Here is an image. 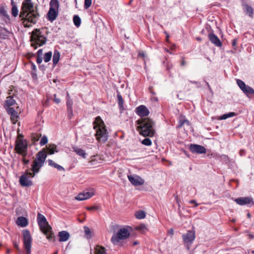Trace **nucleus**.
Here are the masks:
<instances>
[{"label":"nucleus","mask_w":254,"mask_h":254,"mask_svg":"<svg viewBox=\"0 0 254 254\" xmlns=\"http://www.w3.org/2000/svg\"><path fill=\"white\" fill-rule=\"evenodd\" d=\"M137 242H135L133 243V245H137Z\"/></svg>","instance_id":"nucleus-64"},{"label":"nucleus","mask_w":254,"mask_h":254,"mask_svg":"<svg viewBox=\"0 0 254 254\" xmlns=\"http://www.w3.org/2000/svg\"><path fill=\"white\" fill-rule=\"evenodd\" d=\"M47 142H48V138L46 135H44L42 137V138L40 141V144L41 146H43L45 144H47Z\"/></svg>","instance_id":"nucleus-42"},{"label":"nucleus","mask_w":254,"mask_h":254,"mask_svg":"<svg viewBox=\"0 0 254 254\" xmlns=\"http://www.w3.org/2000/svg\"><path fill=\"white\" fill-rule=\"evenodd\" d=\"M221 158L222 160H224V161H228L229 159L228 156L226 155H221Z\"/></svg>","instance_id":"nucleus-46"},{"label":"nucleus","mask_w":254,"mask_h":254,"mask_svg":"<svg viewBox=\"0 0 254 254\" xmlns=\"http://www.w3.org/2000/svg\"><path fill=\"white\" fill-rule=\"evenodd\" d=\"M58 236L60 242H65L69 239L70 235L67 231H62L59 233Z\"/></svg>","instance_id":"nucleus-23"},{"label":"nucleus","mask_w":254,"mask_h":254,"mask_svg":"<svg viewBox=\"0 0 254 254\" xmlns=\"http://www.w3.org/2000/svg\"><path fill=\"white\" fill-rule=\"evenodd\" d=\"M41 137V134L38 133H33L31 135L32 140L34 142L38 141Z\"/></svg>","instance_id":"nucleus-36"},{"label":"nucleus","mask_w":254,"mask_h":254,"mask_svg":"<svg viewBox=\"0 0 254 254\" xmlns=\"http://www.w3.org/2000/svg\"><path fill=\"white\" fill-rule=\"evenodd\" d=\"M93 124V128L96 130L97 140L100 143H105L108 139L109 133L101 118L100 116L97 117Z\"/></svg>","instance_id":"nucleus-2"},{"label":"nucleus","mask_w":254,"mask_h":254,"mask_svg":"<svg viewBox=\"0 0 254 254\" xmlns=\"http://www.w3.org/2000/svg\"><path fill=\"white\" fill-rule=\"evenodd\" d=\"M31 69L34 71L36 69V66L35 64L33 63H31Z\"/></svg>","instance_id":"nucleus-52"},{"label":"nucleus","mask_w":254,"mask_h":254,"mask_svg":"<svg viewBox=\"0 0 254 254\" xmlns=\"http://www.w3.org/2000/svg\"><path fill=\"white\" fill-rule=\"evenodd\" d=\"M47 31L45 29H35L31 36V46L36 49L38 46H42L46 43Z\"/></svg>","instance_id":"nucleus-4"},{"label":"nucleus","mask_w":254,"mask_h":254,"mask_svg":"<svg viewBox=\"0 0 254 254\" xmlns=\"http://www.w3.org/2000/svg\"><path fill=\"white\" fill-rule=\"evenodd\" d=\"M243 10L245 14L248 15L250 18L254 17V9L246 3L243 4Z\"/></svg>","instance_id":"nucleus-21"},{"label":"nucleus","mask_w":254,"mask_h":254,"mask_svg":"<svg viewBox=\"0 0 254 254\" xmlns=\"http://www.w3.org/2000/svg\"><path fill=\"white\" fill-rule=\"evenodd\" d=\"M14 247L16 248H18V245L16 243H15L14 244Z\"/></svg>","instance_id":"nucleus-61"},{"label":"nucleus","mask_w":254,"mask_h":254,"mask_svg":"<svg viewBox=\"0 0 254 254\" xmlns=\"http://www.w3.org/2000/svg\"><path fill=\"white\" fill-rule=\"evenodd\" d=\"M43 55V50L39 49L37 52V57H42Z\"/></svg>","instance_id":"nucleus-50"},{"label":"nucleus","mask_w":254,"mask_h":254,"mask_svg":"<svg viewBox=\"0 0 254 254\" xmlns=\"http://www.w3.org/2000/svg\"><path fill=\"white\" fill-rule=\"evenodd\" d=\"M19 17L25 27H30L35 24L40 17L37 7H34L32 0H24L22 1Z\"/></svg>","instance_id":"nucleus-1"},{"label":"nucleus","mask_w":254,"mask_h":254,"mask_svg":"<svg viewBox=\"0 0 254 254\" xmlns=\"http://www.w3.org/2000/svg\"><path fill=\"white\" fill-rule=\"evenodd\" d=\"M47 156V153L44 150L40 151L36 154V158L31 165L32 173H28L31 177H34L35 174L40 172V169L44 166Z\"/></svg>","instance_id":"nucleus-5"},{"label":"nucleus","mask_w":254,"mask_h":254,"mask_svg":"<svg viewBox=\"0 0 254 254\" xmlns=\"http://www.w3.org/2000/svg\"><path fill=\"white\" fill-rule=\"evenodd\" d=\"M94 195L93 191H83L75 197L76 200L82 201L91 197Z\"/></svg>","instance_id":"nucleus-19"},{"label":"nucleus","mask_w":254,"mask_h":254,"mask_svg":"<svg viewBox=\"0 0 254 254\" xmlns=\"http://www.w3.org/2000/svg\"><path fill=\"white\" fill-rule=\"evenodd\" d=\"M182 237L185 244L188 246V249H189V246L195 239V232L193 231H188L187 233L184 234Z\"/></svg>","instance_id":"nucleus-12"},{"label":"nucleus","mask_w":254,"mask_h":254,"mask_svg":"<svg viewBox=\"0 0 254 254\" xmlns=\"http://www.w3.org/2000/svg\"><path fill=\"white\" fill-rule=\"evenodd\" d=\"M18 11L19 10L17 6H13L12 7L11 14L13 17H16L18 16Z\"/></svg>","instance_id":"nucleus-39"},{"label":"nucleus","mask_w":254,"mask_h":254,"mask_svg":"<svg viewBox=\"0 0 254 254\" xmlns=\"http://www.w3.org/2000/svg\"><path fill=\"white\" fill-rule=\"evenodd\" d=\"M237 84L244 93L248 97L254 95V89L251 87L246 85L245 83L241 79H237Z\"/></svg>","instance_id":"nucleus-11"},{"label":"nucleus","mask_w":254,"mask_h":254,"mask_svg":"<svg viewBox=\"0 0 254 254\" xmlns=\"http://www.w3.org/2000/svg\"><path fill=\"white\" fill-rule=\"evenodd\" d=\"M145 213L143 210H139L135 213V217L139 219H141L145 218Z\"/></svg>","instance_id":"nucleus-37"},{"label":"nucleus","mask_w":254,"mask_h":254,"mask_svg":"<svg viewBox=\"0 0 254 254\" xmlns=\"http://www.w3.org/2000/svg\"><path fill=\"white\" fill-rule=\"evenodd\" d=\"M4 108L10 107L14 105L16 103L15 100L13 99L11 96H8L6 98L5 102Z\"/></svg>","instance_id":"nucleus-28"},{"label":"nucleus","mask_w":254,"mask_h":254,"mask_svg":"<svg viewBox=\"0 0 254 254\" xmlns=\"http://www.w3.org/2000/svg\"><path fill=\"white\" fill-rule=\"evenodd\" d=\"M117 99H118V102L119 106V108L121 110H123L124 109V100L122 96V95L120 94V93H118L117 94Z\"/></svg>","instance_id":"nucleus-31"},{"label":"nucleus","mask_w":254,"mask_h":254,"mask_svg":"<svg viewBox=\"0 0 254 254\" xmlns=\"http://www.w3.org/2000/svg\"><path fill=\"white\" fill-rule=\"evenodd\" d=\"M189 203L190 204H194L195 207H197L199 205L195 200H190Z\"/></svg>","instance_id":"nucleus-51"},{"label":"nucleus","mask_w":254,"mask_h":254,"mask_svg":"<svg viewBox=\"0 0 254 254\" xmlns=\"http://www.w3.org/2000/svg\"><path fill=\"white\" fill-rule=\"evenodd\" d=\"M239 154L241 156H243L245 155L246 154V151L244 149H241L239 151Z\"/></svg>","instance_id":"nucleus-49"},{"label":"nucleus","mask_w":254,"mask_h":254,"mask_svg":"<svg viewBox=\"0 0 254 254\" xmlns=\"http://www.w3.org/2000/svg\"><path fill=\"white\" fill-rule=\"evenodd\" d=\"M28 173L30 172H29L28 170H27L25 174L22 175L20 178L19 183L22 187H30L33 185L32 182L29 180L28 177V176H29L30 177L32 178Z\"/></svg>","instance_id":"nucleus-13"},{"label":"nucleus","mask_w":254,"mask_h":254,"mask_svg":"<svg viewBox=\"0 0 254 254\" xmlns=\"http://www.w3.org/2000/svg\"><path fill=\"white\" fill-rule=\"evenodd\" d=\"M73 21L74 25L78 27L81 24V19L79 16L77 15H75L73 16Z\"/></svg>","instance_id":"nucleus-35"},{"label":"nucleus","mask_w":254,"mask_h":254,"mask_svg":"<svg viewBox=\"0 0 254 254\" xmlns=\"http://www.w3.org/2000/svg\"><path fill=\"white\" fill-rule=\"evenodd\" d=\"M42 57H37V60H36V62L37 63V64H40L42 63Z\"/></svg>","instance_id":"nucleus-48"},{"label":"nucleus","mask_w":254,"mask_h":254,"mask_svg":"<svg viewBox=\"0 0 254 254\" xmlns=\"http://www.w3.org/2000/svg\"><path fill=\"white\" fill-rule=\"evenodd\" d=\"M190 82L193 84H197L198 83V82L195 81H190Z\"/></svg>","instance_id":"nucleus-59"},{"label":"nucleus","mask_w":254,"mask_h":254,"mask_svg":"<svg viewBox=\"0 0 254 254\" xmlns=\"http://www.w3.org/2000/svg\"><path fill=\"white\" fill-rule=\"evenodd\" d=\"M95 254H107L105 248L100 246H96L95 248Z\"/></svg>","instance_id":"nucleus-32"},{"label":"nucleus","mask_w":254,"mask_h":254,"mask_svg":"<svg viewBox=\"0 0 254 254\" xmlns=\"http://www.w3.org/2000/svg\"><path fill=\"white\" fill-rule=\"evenodd\" d=\"M127 177L131 184L135 186H141L144 183V180L137 175H128Z\"/></svg>","instance_id":"nucleus-16"},{"label":"nucleus","mask_w":254,"mask_h":254,"mask_svg":"<svg viewBox=\"0 0 254 254\" xmlns=\"http://www.w3.org/2000/svg\"><path fill=\"white\" fill-rule=\"evenodd\" d=\"M247 216H248V217H249V218H250V217H251V214H250V213H248V214H247Z\"/></svg>","instance_id":"nucleus-62"},{"label":"nucleus","mask_w":254,"mask_h":254,"mask_svg":"<svg viewBox=\"0 0 254 254\" xmlns=\"http://www.w3.org/2000/svg\"><path fill=\"white\" fill-rule=\"evenodd\" d=\"M7 114L10 116V119L13 124H16L19 116L17 112L13 108L10 107H5Z\"/></svg>","instance_id":"nucleus-17"},{"label":"nucleus","mask_w":254,"mask_h":254,"mask_svg":"<svg viewBox=\"0 0 254 254\" xmlns=\"http://www.w3.org/2000/svg\"><path fill=\"white\" fill-rule=\"evenodd\" d=\"M59 3L58 0H51L50 2V9L47 13L48 20L53 21L56 19L58 15Z\"/></svg>","instance_id":"nucleus-7"},{"label":"nucleus","mask_w":254,"mask_h":254,"mask_svg":"<svg viewBox=\"0 0 254 254\" xmlns=\"http://www.w3.org/2000/svg\"><path fill=\"white\" fill-rule=\"evenodd\" d=\"M52 52L51 51H49V52L46 53L44 56V61L45 63L49 62L52 58Z\"/></svg>","instance_id":"nucleus-38"},{"label":"nucleus","mask_w":254,"mask_h":254,"mask_svg":"<svg viewBox=\"0 0 254 254\" xmlns=\"http://www.w3.org/2000/svg\"><path fill=\"white\" fill-rule=\"evenodd\" d=\"M23 245L26 250V254H30L32 239L30 232L28 230H24L23 232Z\"/></svg>","instance_id":"nucleus-9"},{"label":"nucleus","mask_w":254,"mask_h":254,"mask_svg":"<svg viewBox=\"0 0 254 254\" xmlns=\"http://www.w3.org/2000/svg\"><path fill=\"white\" fill-rule=\"evenodd\" d=\"M73 151L76 152L77 154L78 155L81 156L82 157L85 158L86 156V153H85V151L77 147H74L73 148Z\"/></svg>","instance_id":"nucleus-29"},{"label":"nucleus","mask_w":254,"mask_h":254,"mask_svg":"<svg viewBox=\"0 0 254 254\" xmlns=\"http://www.w3.org/2000/svg\"><path fill=\"white\" fill-rule=\"evenodd\" d=\"M37 221L41 230L44 233H47L52 229L51 227L49 225L45 217L43 215L40 213L38 214Z\"/></svg>","instance_id":"nucleus-10"},{"label":"nucleus","mask_w":254,"mask_h":254,"mask_svg":"<svg viewBox=\"0 0 254 254\" xmlns=\"http://www.w3.org/2000/svg\"><path fill=\"white\" fill-rule=\"evenodd\" d=\"M141 143L146 146H150L152 144L151 140L148 138H145L141 141Z\"/></svg>","instance_id":"nucleus-41"},{"label":"nucleus","mask_w":254,"mask_h":254,"mask_svg":"<svg viewBox=\"0 0 254 254\" xmlns=\"http://www.w3.org/2000/svg\"><path fill=\"white\" fill-rule=\"evenodd\" d=\"M56 96H57L56 94H55L54 95V102H55L56 103H57V104H59V103H60L61 100H60V99L59 98H57Z\"/></svg>","instance_id":"nucleus-45"},{"label":"nucleus","mask_w":254,"mask_h":254,"mask_svg":"<svg viewBox=\"0 0 254 254\" xmlns=\"http://www.w3.org/2000/svg\"><path fill=\"white\" fill-rule=\"evenodd\" d=\"M22 160L24 165H27L29 163V160L28 159H26L25 157H23Z\"/></svg>","instance_id":"nucleus-47"},{"label":"nucleus","mask_w":254,"mask_h":254,"mask_svg":"<svg viewBox=\"0 0 254 254\" xmlns=\"http://www.w3.org/2000/svg\"><path fill=\"white\" fill-rule=\"evenodd\" d=\"M129 236L130 233L127 228H121L118 230L117 233H115L113 235L111 241L114 245H117L122 241L127 239Z\"/></svg>","instance_id":"nucleus-6"},{"label":"nucleus","mask_w":254,"mask_h":254,"mask_svg":"<svg viewBox=\"0 0 254 254\" xmlns=\"http://www.w3.org/2000/svg\"><path fill=\"white\" fill-rule=\"evenodd\" d=\"M16 223L18 226L24 227L27 225V219L24 217H19L17 218Z\"/></svg>","instance_id":"nucleus-25"},{"label":"nucleus","mask_w":254,"mask_h":254,"mask_svg":"<svg viewBox=\"0 0 254 254\" xmlns=\"http://www.w3.org/2000/svg\"><path fill=\"white\" fill-rule=\"evenodd\" d=\"M136 113L140 117L143 118L147 116L149 111L144 105H140L136 108Z\"/></svg>","instance_id":"nucleus-18"},{"label":"nucleus","mask_w":254,"mask_h":254,"mask_svg":"<svg viewBox=\"0 0 254 254\" xmlns=\"http://www.w3.org/2000/svg\"><path fill=\"white\" fill-rule=\"evenodd\" d=\"M48 164L49 166L58 169L59 171H64V169L62 166L56 163L52 160L48 159L47 160Z\"/></svg>","instance_id":"nucleus-26"},{"label":"nucleus","mask_w":254,"mask_h":254,"mask_svg":"<svg viewBox=\"0 0 254 254\" xmlns=\"http://www.w3.org/2000/svg\"><path fill=\"white\" fill-rule=\"evenodd\" d=\"M237 39H233V41H232V46L233 47H235L236 45V44H237Z\"/></svg>","instance_id":"nucleus-54"},{"label":"nucleus","mask_w":254,"mask_h":254,"mask_svg":"<svg viewBox=\"0 0 254 254\" xmlns=\"http://www.w3.org/2000/svg\"><path fill=\"white\" fill-rule=\"evenodd\" d=\"M185 64H186V62H185L184 59H183L182 60L181 63V65L183 66V65H185Z\"/></svg>","instance_id":"nucleus-56"},{"label":"nucleus","mask_w":254,"mask_h":254,"mask_svg":"<svg viewBox=\"0 0 254 254\" xmlns=\"http://www.w3.org/2000/svg\"><path fill=\"white\" fill-rule=\"evenodd\" d=\"M44 234L47 235V238L49 240H51L54 238V235L52 231V229H51V231L49 232Z\"/></svg>","instance_id":"nucleus-44"},{"label":"nucleus","mask_w":254,"mask_h":254,"mask_svg":"<svg viewBox=\"0 0 254 254\" xmlns=\"http://www.w3.org/2000/svg\"><path fill=\"white\" fill-rule=\"evenodd\" d=\"M83 228L86 237L87 239H90L92 237V232L90 228L86 226H84Z\"/></svg>","instance_id":"nucleus-34"},{"label":"nucleus","mask_w":254,"mask_h":254,"mask_svg":"<svg viewBox=\"0 0 254 254\" xmlns=\"http://www.w3.org/2000/svg\"><path fill=\"white\" fill-rule=\"evenodd\" d=\"M208 38L210 42L216 46L220 47L222 46V43L218 37L214 33H211L208 34Z\"/></svg>","instance_id":"nucleus-20"},{"label":"nucleus","mask_w":254,"mask_h":254,"mask_svg":"<svg viewBox=\"0 0 254 254\" xmlns=\"http://www.w3.org/2000/svg\"><path fill=\"white\" fill-rule=\"evenodd\" d=\"M4 18L5 21H9V16L3 6H0V18Z\"/></svg>","instance_id":"nucleus-24"},{"label":"nucleus","mask_w":254,"mask_h":254,"mask_svg":"<svg viewBox=\"0 0 254 254\" xmlns=\"http://www.w3.org/2000/svg\"><path fill=\"white\" fill-rule=\"evenodd\" d=\"M92 0H85L84 7L85 9H88L91 5Z\"/></svg>","instance_id":"nucleus-43"},{"label":"nucleus","mask_w":254,"mask_h":254,"mask_svg":"<svg viewBox=\"0 0 254 254\" xmlns=\"http://www.w3.org/2000/svg\"><path fill=\"white\" fill-rule=\"evenodd\" d=\"M138 56L143 58L145 56V53L143 52H139L138 53Z\"/></svg>","instance_id":"nucleus-53"},{"label":"nucleus","mask_w":254,"mask_h":254,"mask_svg":"<svg viewBox=\"0 0 254 254\" xmlns=\"http://www.w3.org/2000/svg\"><path fill=\"white\" fill-rule=\"evenodd\" d=\"M234 201L240 205L254 204V201L251 197H241L235 198Z\"/></svg>","instance_id":"nucleus-15"},{"label":"nucleus","mask_w":254,"mask_h":254,"mask_svg":"<svg viewBox=\"0 0 254 254\" xmlns=\"http://www.w3.org/2000/svg\"><path fill=\"white\" fill-rule=\"evenodd\" d=\"M185 124H187L188 125H189V121L188 120L185 119L181 120L179 122L178 127L181 128Z\"/></svg>","instance_id":"nucleus-40"},{"label":"nucleus","mask_w":254,"mask_h":254,"mask_svg":"<svg viewBox=\"0 0 254 254\" xmlns=\"http://www.w3.org/2000/svg\"><path fill=\"white\" fill-rule=\"evenodd\" d=\"M28 144L26 140L19 139L15 142V150L17 153L25 157L27 155Z\"/></svg>","instance_id":"nucleus-8"},{"label":"nucleus","mask_w":254,"mask_h":254,"mask_svg":"<svg viewBox=\"0 0 254 254\" xmlns=\"http://www.w3.org/2000/svg\"><path fill=\"white\" fill-rule=\"evenodd\" d=\"M11 4L12 5V7L13 6H17L14 1V0H11Z\"/></svg>","instance_id":"nucleus-57"},{"label":"nucleus","mask_w":254,"mask_h":254,"mask_svg":"<svg viewBox=\"0 0 254 254\" xmlns=\"http://www.w3.org/2000/svg\"><path fill=\"white\" fill-rule=\"evenodd\" d=\"M95 208V207H91L87 208V209L89 210H93V209H94Z\"/></svg>","instance_id":"nucleus-60"},{"label":"nucleus","mask_w":254,"mask_h":254,"mask_svg":"<svg viewBox=\"0 0 254 254\" xmlns=\"http://www.w3.org/2000/svg\"><path fill=\"white\" fill-rule=\"evenodd\" d=\"M57 146L55 144H50L47 147V150L49 151V154H53L55 152H58Z\"/></svg>","instance_id":"nucleus-30"},{"label":"nucleus","mask_w":254,"mask_h":254,"mask_svg":"<svg viewBox=\"0 0 254 254\" xmlns=\"http://www.w3.org/2000/svg\"><path fill=\"white\" fill-rule=\"evenodd\" d=\"M205 83H206V85H207V87H208V88H209V90H210V91H212V90H211V87H210V85H209V83H208L207 82H206V81H205Z\"/></svg>","instance_id":"nucleus-58"},{"label":"nucleus","mask_w":254,"mask_h":254,"mask_svg":"<svg viewBox=\"0 0 254 254\" xmlns=\"http://www.w3.org/2000/svg\"><path fill=\"white\" fill-rule=\"evenodd\" d=\"M138 229H146V227L144 225H141L139 227H138Z\"/></svg>","instance_id":"nucleus-55"},{"label":"nucleus","mask_w":254,"mask_h":254,"mask_svg":"<svg viewBox=\"0 0 254 254\" xmlns=\"http://www.w3.org/2000/svg\"><path fill=\"white\" fill-rule=\"evenodd\" d=\"M236 115V113L234 112H230L227 114H225L219 117V119L221 120H226L229 118L233 117Z\"/></svg>","instance_id":"nucleus-33"},{"label":"nucleus","mask_w":254,"mask_h":254,"mask_svg":"<svg viewBox=\"0 0 254 254\" xmlns=\"http://www.w3.org/2000/svg\"><path fill=\"white\" fill-rule=\"evenodd\" d=\"M189 148L192 153L204 154L206 152L205 148L200 145L190 144L189 145Z\"/></svg>","instance_id":"nucleus-14"},{"label":"nucleus","mask_w":254,"mask_h":254,"mask_svg":"<svg viewBox=\"0 0 254 254\" xmlns=\"http://www.w3.org/2000/svg\"><path fill=\"white\" fill-rule=\"evenodd\" d=\"M138 125L137 129L144 136H153L155 133L154 123L149 118H144L136 121Z\"/></svg>","instance_id":"nucleus-3"},{"label":"nucleus","mask_w":254,"mask_h":254,"mask_svg":"<svg viewBox=\"0 0 254 254\" xmlns=\"http://www.w3.org/2000/svg\"><path fill=\"white\" fill-rule=\"evenodd\" d=\"M170 233H171L172 234H173V229H171V230H170Z\"/></svg>","instance_id":"nucleus-63"},{"label":"nucleus","mask_w":254,"mask_h":254,"mask_svg":"<svg viewBox=\"0 0 254 254\" xmlns=\"http://www.w3.org/2000/svg\"><path fill=\"white\" fill-rule=\"evenodd\" d=\"M60 53L58 50H55L53 57V65H56L60 60Z\"/></svg>","instance_id":"nucleus-27"},{"label":"nucleus","mask_w":254,"mask_h":254,"mask_svg":"<svg viewBox=\"0 0 254 254\" xmlns=\"http://www.w3.org/2000/svg\"><path fill=\"white\" fill-rule=\"evenodd\" d=\"M67 100H66V106H67V111L68 112V116L69 118H71L72 115V100L70 98L68 93L67 95Z\"/></svg>","instance_id":"nucleus-22"}]
</instances>
